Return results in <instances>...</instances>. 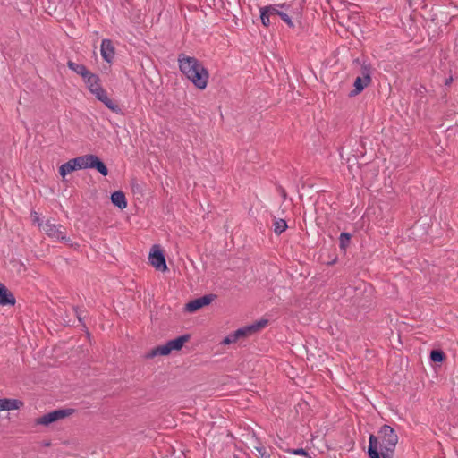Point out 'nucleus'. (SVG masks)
I'll list each match as a JSON object with an SVG mask.
<instances>
[{
	"label": "nucleus",
	"instance_id": "12",
	"mask_svg": "<svg viewBox=\"0 0 458 458\" xmlns=\"http://www.w3.org/2000/svg\"><path fill=\"white\" fill-rule=\"evenodd\" d=\"M101 55L103 59L107 62L111 63L114 56V47L113 46V43L110 39H103L101 42V48H100Z\"/></svg>",
	"mask_w": 458,
	"mask_h": 458
},
{
	"label": "nucleus",
	"instance_id": "2",
	"mask_svg": "<svg viewBox=\"0 0 458 458\" xmlns=\"http://www.w3.org/2000/svg\"><path fill=\"white\" fill-rule=\"evenodd\" d=\"M87 84L89 90L95 95L96 98L101 101L108 109L115 114H122V109L115 100L108 98L106 89L100 84L98 75L89 72V74L82 78Z\"/></svg>",
	"mask_w": 458,
	"mask_h": 458
},
{
	"label": "nucleus",
	"instance_id": "20",
	"mask_svg": "<svg viewBox=\"0 0 458 458\" xmlns=\"http://www.w3.org/2000/svg\"><path fill=\"white\" fill-rule=\"evenodd\" d=\"M274 233L276 235H280L287 229V223L284 219H275L273 223Z\"/></svg>",
	"mask_w": 458,
	"mask_h": 458
},
{
	"label": "nucleus",
	"instance_id": "33",
	"mask_svg": "<svg viewBox=\"0 0 458 458\" xmlns=\"http://www.w3.org/2000/svg\"><path fill=\"white\" fill-rule=\"evenodd\" d=\"M233 338L231 337L230 334L227 336H225L224 338V340L222 341L223 344H233Z\"/></svg>",
	"mask_w": 458,
	"mask_h": 458
},
{
	"label": "nucleus",
	"instance_id": "11",
	"mask_svg": "<svg viewBox=\"0 0 458 458\" xmlns=\"http://www.w3.org/2000/svg\"><path fill=\"white\" fill-rule=\"evenodd\" d=\"M190 337V335L186 334L172 339L163 345V351L165 352L166 355H169L172 351H180Z\"/></svg>",
	"mask_w": 458,
	"mask_h": 458
},
{
	"label": "nucleus",
	"instance_id": "22",
	"mask_svg": "<svg viewBox=\"0 0 458 458\" xmlns=\"http://www.w3.org/2000/svg\"><path fill=\"white\" fill-rule=\"evenodd\" d=\"M352 234L349 233H342L339 237V247L342 250L345 251L351 243Z\"/></svg>",
	"mask_w": 458,
	"mask_h": 458
},
{
	"label": "nucleus",
	"instance_id": "35",
	"mask_svg": "<svg viewBox=\"0 0 458 458\" xmlns=\"http://www.w3.org/2000/svg\"><path fill=\"white\" fill-rule=\"evenodd\" d=\"M450 81H452V78L446 81V84L450 83Z\"/></svg>",
	"mask_w": 458,
	"mask_h": 458
},
{
	"label": "nucleus",
	"instance_id": "7",
	"mask_svg": "<svg viewBox=\"0 0 458 458\" xmlns=\"http://www.w3.org/2000/svg\"><path fill=\"white\" fill-rule=\"evenodd\" d=\"M149 262L157 270L165 272L168 269L163 250L158 245H153L149 252Z\"/></svg>",
	"mask_w": 458,
	"mask_h": 458
},
{
	"label": "nucleus",
	"instance_id": "30",
	"mask_svg": "<svg viewBox=\"0 0 458 458\" xmlns=\"http://www.w3.org/2000/svg\"><path fill=\"white\" fill-rule=\"evenodd\" d=\"M255 449H256V451L259 453V454L261 457H263V458H264V457H269V455H270V454H268V452L267 451V449H266L264 446H262V445H260V446H257V447H255Z\"/></svg>",
	"mask_w": 458,
	"mask_h": 458
},
{
	"label": "nucleus",
	"instance_id": "4",
	"mask_svg": "<svg viewBox=\"0 0 458 458\" xmlns=\"http://www.w3.org/2000/svg\"><path fill=\"white\" fill-rule=\"evenodd\" d=\"M65 227L62 225H55L47 220L43 225V231L51 238H56L59 242L68 246H72V240L65 234Z\"/></svg>",
	"mask_w": 458,
	"mask_h": 458
},
{
	"label": "nucleus",
	"instance_id": "14",
	"mask_svg": "<svg viewBox=\"0 0 458 458\" xmlns=\"http://www.w3.org/2000/svg\"><path fill=\"white\" fill-rule=\"evenodd\" d=\"M23 405V402L18 399H0V411L18 410Z\"/></svg>",
	"mask_w": 458,
	"mask_h": 458
},
{
	"label": "nucleus",
	"instance_id": "23",
	"mask_svg": "<svg viewBox=\"0 0 458 458\" xmlns=\"http://www.w3.org/2000/svg\"><path fill=\"white\" fill-rule=\"evenodd\" d=\"M231 337L233 338V343H236L241 338H245L250 335L247 330L246 327L238 328L234 332L231 333Z\"/></svg>",
	"mask_w": 458,
	"mask_h": 458
},
{
	"label": "nucleus",
	"instance_id": "6",
	"mask_svg": "<svg viewBox=\"0 0 458 458\" xmlns=\"http://www.w3.org/2000/svg\"><path fill=\"white\" fill-rule=\"evenodd\" d=\"M371 71L369 65H362L361 67V76H358L354 80L353 87L354 89L349 93L350 97H354L360 92L371 82Z\"/></svg>",
	"mask_w": 458,
	"mask_h": 458
},
{
	"label": "nucleus",
	"instance_id": "5",
	"mask_svg": "<svg viewBox=\"0 0 458 458\" xmlns=\"http://www.w3.org/2000/svg\"><path fill=\"white\" fill-rule=\"evenodd\" d=\"M74 412L73 409H57L44 414L43 416L37 419L36 422L38 425L49 426L50 424L64 419Z\"/></svg>",
	"mask_w": 458,
	"mask_h": 458
},
{
	"label": "nucleus",
	"instance_id": "28",
	"mask_svg": "<svg viewBox=\"0 0 458 458\" xmlns=\"http://www.w3.org/2000/svg\"><path fill=\"white\" fill-rule=\"evenodd\" d=\"M395 449L388 451L387 449L380 450L377 449V454L379 458H394Z\"/></svg>",
	"mask_w": 458,
	"mask_h": 458
},
{
	"label": "nucleus",
	"instance_id": "27",
	"mask_svg": "<svg viewBox=\"0 0 458 458\" xmlns=\"http://www.w3.org/2000/svg\"><path fill=\"white\" fill-rule=\"evenodd\" d=\"M415 90V97L418 98V101L423 102L425 98V94L427 92V89L423 85H420L417 88H414Z\"/></svg>",
	"mask_w": 458,
	"mask_h": 458
},
{
	"label": "nucleus",
	"instance_id": "32",
	"mask_svg": "<svg viewBox=\"0 0 458 458\" xmlns=\"http://www.w3.org/2000/svg\"><path fill=\"white\" fill-rule=\"evenodd\" d=\"M31 216H32L33 222L38 224V227H41V226L43 227V225H42L40 218L37 212H32Z\"/></svg>",
	"mask_w": 458,
	"mask_h": 458
},
{
	"label": "nucleus",
	"instance_id": "34",
	"mask_svg": "<svg viewBox=\"0 0 458 458\" xmlns=\"http://www.w3.org/2000/svg\"><path fill=\"white\" fill-rule=\"evenodd\" d=\"M280 193H281L282 197L285 199H286L285 190L283 188H280Z\"/></svg>",
	"mask_w": 458,
	"mask_h": 458
},
{
	"label": "nucleus",
	"instance_id": "17",
	"mask_svg": "<svg viewBox=\"0 0 458 458\" xmlns=\"http://www.w3.org/2000/svg\"><path fill=\"white\" fill-rule=\"evenodd\" d=\"M67 66L69 69H71L75 73L81 75L82 78H84L86 75L89 74V71L84 64H76L72 62V60H69L67 62Z\"/></svg>",
	"mask_w": 458,
	"mask_h": 458
},
{
	"label": "nucleus",
	"instance_id": "16",
	"mask_svg": "<svg viewBox=\"0 0 458 458\" xmlns=\"http://www.w3.org/2000/svg\"><path fill=\"white\" fill-rule=\"evenodd\" d=\"M112 203L118 207L120 209H124L127 207V200L125 194L122 191H116L111 194Z\"/></svg>",
	"mask_w": 458,
	"mask_h": 458
},
{
	"label": "nucleus",
	"instance_id": "24",
	"mask_svg": "<svg viewBox=\"0 0 458 458\" xmlns=\"http://www.w3.org/2000/svg\"><path fill=\"white\" fill-rule=\"evenodd\" d=\"M163 349H164L163 345L157 346V347L151 349L149 352H148L145 354V358L146 359H153L158 355L166 356L165 352H164Z\"/></svg>",
	"mask_w": 458,
	"mask_h": 458
},
{
	"label": "nucleus",
	"instance_id": "31",
	"mask_svg": "<svg viewBox=\"0 0 458 458\" xmlns=\"http://www.w3.org/2000/svg\"><path fill=\"white\" fill-rule=\"evenodd\" d=\"M293 454H299L303 456H308V452L303 448H297L291 451Z\"/></svg>",
	"mask_w": 458,
	"mask_h": 458
},
{
	"label": "nucleus",
	"instance_id": "29",
	"mask_svg": "<svg viewBox=\"0 0 458 458\" xmlns=\"http://www.w3.org/2000/svg\"><path fill=\"white\" fill-rule=\"evenodd\" d=\"M279 17L287 24V26L289 28H292V29L294 28V24L292 21V18L289 16L288 13L283 12V13H279Z\"/></svg>",
	"mask_w": 458,
	"mask_h": 458
},
{
	"label": "nucleus",
	"instance_id": "10",
	"mask_svg": "<svg viewBox=\"0 0 458 458\" xmlns=\"http://www.w3.org/2000/svg\"><path fill=\"white\" fill-rule=\"evenodd\" d=\"M85 168L96 169L99 174L104 176L108 174V168L105 163L96 155H85Z\"/></svg>",
	"mask_w": 458,
	"mask_h": 458
},
{
	"label": "nucleus",
	"instance_id": "1",
	"mask_svg": "<svg viewBox=\"0 0 458 458\" xmlns=\"http://www.w3.org/2000/svg\"><path fill=\"white\" fill-rule=\"evenodd\" d=\"M180 71L199 89L207 87L209 74L204 65L196 58L188 56L184 53L178 55Z\"/></svg>",
	"mask_w": 458,
	"mask_h": 458
},
{
	"label": "nucleus",
	"instance_id": "8",
	"mask_svg": "<svg viewBox=\"0 0 458 458\" xmlns=\"http://www.w3.org/2000/svg\"><path fill=\"white\" fill-rule=\"evenodd\" d=\"M78 169L85 168V155L72 158L66 163L63 164L59 167V174L62 177H65L66 174L76 171Z\"/></svg>",
	"mask_w": 458,
	"mask_h": 458
},
{
	"label": "nucleus",
	"instance_id": "15",
	"mask_svg": "<svg viewBox=\"0 0 458 458\" xmlns=\"http://www.w3.org/2000/svg\"><path fill=\"white\" fill-rule=\"evenodd\" d=\"M289 8V5L286 4H270L264 7H260V10L263 12L271 14L273 16V19L276 20V16H279V13H283L281 9L287 10Z\"/></svg>",
	"mask_w": 458,
	"mask_h": 458
},
{
	"label": "nucleus",
	"instance_id": "26",
	"mask_svg": "<svg viewBox=\"0 0 458 458\" xmlns=\"http://www.w3.org/2000/svg\"><path fill=\"white\" fill-rule=\"evenodd\" d=\"M259 11H260V20H261L262 24L265 27H268L271 24L276 23V20L273 19V16H271V14H268L260 9H259Z\"/></svg>",
	"mask_w": 458,
	"mask_h": 458
},
{
	"label": "nucleus",
	"instance_id": "18",
	"mask_svg": "<svg viewBox=\"0 0 458 458\" xmlns=\"http://www.w3.org/2000/svg\"><path fill=\"white\" fill-rule=\"evenodd\" d=\"M267 323H268V320L263 318L259 321H256L255 323H253L251 325L246 326V327H247L249 334L252 335L256 332H259L262 328H264L267 325Z\"/></svg>",
	"mask_w": 458,
	"mask_h": 458
},
{
	"label": "nucleus",
	"instance_id": "19",
	"mask_svg": "<svg viewBox=\"0 0 458 458\" xmlns=\"http://www.w3.org/2000/svg\"><path fill=\"white\" fill-rule=\"evenodd\" d=\"M72 309H73V311H74L76 318H77L78 321L80 322V324L83 327H86L84 320L86 318H88V315H89L88 311L78 307V306H73Z\"/></svg>",
	"mask_w": 458,
	"mask_h": 458
},
{
	"label": "nucleus",
	"instance_id": "9",
	"mask_svg": "<svg viewBox=\"0 0 458 458\" xmlns=\"http://www.w3.org/2000/svg\"><path fill=\"white\" fill-rule=\"evenodd\" d=\"M216 298V294L210 293L203 295L199 298L194 299L189 301L185 305V310L191 313L197 311L198 310L209 305Z\"/></svg>",
	"mask_w": 458,
	"mask_h": 458
},
{
	"label": "nucleus",
	"instance_id": "25",
	"mask_svg": "<svg viewBox=\"0 0 458 458\" xmlns=\"http://www.w3.org/2000/svg\"><path fill=\"white\" fill-rule=\"evenodd\" d=\"M376 438H370V444L368 446V456L369 458H379L377 451Z\"/></svg>",
	"mask_w": 458,
	"mask_h": 458
},
{
	"label": "nucleus",
	"instance_id": "13",
	"mask_svg": "<svg viewBox=\"0 0 458 458\" xmlns=\"http://www.w3.org/2000/svg\"><path fill=\"white\" fill-rule=\"evenodd\" d=\"M16 302L15 297L8 290V288L2 283H0V305L2 306H13Z\"/></svg>",
	"mask_w": 458,
	"mask_h": 458
},
{
	"label": "nucleus",
	"instance_id": "21",
	"mask_svg": "<svg viewBox=\"0 0 458 458\" xmlns=\"http://www.w3.org/2000/svg\"><path fill=\"white\" fill-rule=\"evenodd\" d=\"M445 359V353L440 349H434L430 352V360L434 362L442 363Z\"/></svg>",
	"mask_w": 458,
	"mask_h": 458
},
{
	"label": "nucleus",
	"instance_id": "3",
	"mask_svg": "<svg viewBox=\"0 0 458 458\" xmlns=\"http://www.w3.org/2000/svg\"><path fill=\"white\" fill-rule=\"evenodd\" d=\"M372 437H375L377 440V450L387 449L388 451L395 449L399 439L394 429L387 424H385L380 428V429L377 432V436H375L373 434L369 435V445L370 444V438Z\"/></svg>",
	"mask_w": 458,
	"mask_h": 458
}]
</instances>
